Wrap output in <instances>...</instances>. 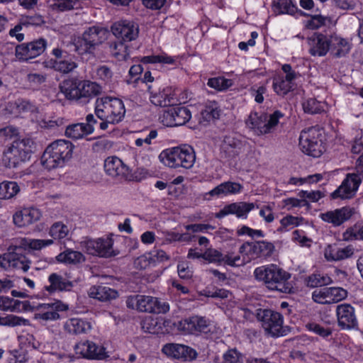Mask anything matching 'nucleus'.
I'll return each instance as SVG.
<instances>
[{"label": "nucleus", "instance_id": "obj_1", "mask_svg": "<svg viewBox=\"0 0 363 363\" xmlns=\"http://www.w3.org/2000/svg\"><path fill=\"white\" fill-rule=\"evenodd\" d=\"M254 276L269 290L284 294H290L293 291V286L289 281L291 274L277 264H270L258 267L254 271Z\"/></svg>", "mask_w": 363, "mask_h": 363}, {"label": "nucleus", "instance_id": "obj_2", "mask_svg": "<svg viewBox=\"0 0 363 363\" xmlns=\"http://www.w3.org/2000/svg\"><path fill=\"white\" fill-rule=\"evenodd\" d=\"M60 90L67 99L86 104L102 92V87L95 82L70 78L60 83Z\"/></svg>", "mask_w": 363, "mask_h": 363}, {"label": "nucleus", "instance_id": "obj_3", "mask_svg": "<svg viewBox=\"0 0 363 363\" xmlns=\"http://www.w3.org/2000/svg\"><path fill=\"white\" fill-rule=\"evenodd\" d=\"M94 112L96 117L101 120L100 129L104 130L109 124H116L123 120L125 108L121 99L106 96L96 100Z\"/></svg>", "mask_w": 363, "mask_h": 363}, {"label": "nucleus", "instance_id": "obj_4", "mask_svg": "<svg viewBox=\"0 0 363 363\" xmlns=\"http://www.w3.org/2000/svg\"><path fill=\"white\" fill-rule=\"evenodd\" d=\"M74 147L69 140H57L52 142L42 155L43 166L48 170L64 167L72 158Z\"/></svg>", "mask_w": 363, "mask_h": 363}, {"label": "nucleus", "instance_id": "obj_5", "mask_svg": "<svg viewBox=\"0 0 363 363\" xmlns=\"http://www.w3.org/2000/svg\"><path fill=\"white\" fill-rule=\"evenodd\" d=\"M159 159L162 164L171 168L189 169L195 162L196 155L191 146L184 145L162 151Z\"/></svg>", "mask_w": 363, "mask_h": 363}, {"label": "nucleus", "instance_id": "obj_6", "mask_svg": "<svg viewBox=\"0 0 363 363\" xmlns=\"http://www.w3.org/2000/svg\"><path fill=\"white\" fill-rule=\"evenodd\" d=\"M108 35V30L102 27H89L84 32L81 38L75 40L74 50L81 56L94 55L96 48L106 40Z\"/></svg>", "mask_w": 363, "mask_h": 363}, {"label": "nucleus", "instance_id": "obj_7", "mask_svg": "<svg viewBox=\"0 0 363 363\" xmlns=\"http://www.w3.org/2000/svg\"><path fill=\"white\" fill-rule=\"evenodd\" d=\"M34 147V142L30 138L14 140L4 152L2 161L4 165L9 168H14L29 160Z\"/></svg>", "mask_w": 363, "mask_h": 363}, {"label": "nucleus", "instance_id": "obj_8", "mask_svg": "<svg viewBox=\"0 0 363 363\" xmlns=\"http://www.w3.org/2000/svg\"><path fill=\"white\" fill-rule=\"evenodd\" d=\"M256 317L261 323L266 336L277 338L288 334L289 330L284 326V316L281 313L272 309L259 308Z\"/></svg>", "mask_w": 363, "mask_h": 363}, {"label": "nucleus", "instance_id": "obj_9", "mask_svg": "<svg viewBox=\"0 0 363 363\" xmlns=\"http://www.w3.org/2000/svg\"><path fill=\"white\" fill-rule=\"evenodd\" d=\"M284 113L276 110L272 113L251 112L245 121L246 125L257 135H266L274 130Z\"/></svg>", "mask_w": 363, "mask_h": 363}, {"label": "nucleus", "instance_id": "obj_10", "mask_svg": "<svg viewBox=\"0 0 363 363\" xmlns=\"http://www.w3.org/2000/svg\"><path fill=\"white\" fill-rule=\"evenodd\" d=\"M126 306L131 309L152 313H166L169 311L167 302L158 298L145 295L131 296L126 300Z\"/></svg>", "mask_w": 363, "mask_h": 363}, {"label": "nucleus", "instance_id": "obj_11", "mask_svg": "<svg viewBox=\"0 0 363 363\" xmlns=\"http://www.w3.org/2000/svg\"><path fill=\"white\" fill-rule=\"evenodd\" d=\"M321 137L320 130L315 127L302 130L299 136V145L301 150L313 157H320L325 150Z\"/></svg>", "mask_w": 363, "mask_h": 363}, {"label": "nucleus", "instance_id": "obj_12", "mask_svg": "<svg viewBox=\"0 0 363 363\" xmlns=\"http://www.w3.org/2000/svg\"><path fill=\"white\" fill-rule=\"evenodd\" d=\"M113 245V240L108 236L96 239L85 238L80 242L81 247L87 254L106 258L115 255Z\"/></svg>", "mask_w": 363, "mask_h": 363}, {"label": "nucleus", "instance_id": "obj_13", "mask_svg": "<svg viewBox=\"0 0 363 363\" xmlns=\"http://www.w3.org/2000/svg\"><path fill=\"white\" fill-rule=\"evenodd\" d=\"M191 118L189 108L182 106H169L160 116V122L167 127L186 124Z\"/></svg>", "mask_w": 363, "mask_h": 363}, {"label": "nucleus", "instance_id": "obj_14", "mask_svg": "<svg viewBox=\"0 0 363 363\" xmlns=\"http://www.w3.org/2000/svg\"><path fill=\"white\" fill-rule=\"evenodd\" d=\"M51 53L55 58L46 62V67L62 74L70 73L77 67V63L67 51L55 48Z\"/></svg>", "mask_w": 363, "mask_h": 363}, {"label": "nucleus", "instance_id": "obj_15", "mask_svg": "<svg viewBox=\"0 0 363 363\" xmlns=\"http://www.w3.org/2000/svg\"><path fill=\"white\" fill-rule=\"evenodd\" d=\"M30 267V261L19 248L9 247L7 252L0 255V267L4 269L13 268L26 272Z\"/></svg>", "mask_w": 363, "mask_h": 363}, {"label": "nucleus", "instance_id": "obj_16", "mask_svg": "<svg viewBox=\"0 0 363 363\" xmlns=\"http://www.w3.org/2000/svg\"><path fill=\"white\" fill-rule=\"evenodd\" d=\"M68 309V305L61 301L39 304L36 306L34 319L40 323L57 320L60 318L59 312L66 311Z\"/></svg>", "mask_w": 363, "mask_h": 363}, {"label": "nucleus", "instance_id": "obj_17", "mask_svg": "<svg viewBox=\"0 0 363 363\" xmlns=\"http://www.w3.org/2000/svg\"><path fill=\"white\" fill-rule=\"evenodd\" d=\"M361 182V178L357 175L353 173L347 174L340 186L331 194V197L333 199H351L355 195Z\"/></svg>", "mask_w": 363, "mask_h": 363}, {"label": "nucleus", "instance_id": "obj_18", "mask_svg": "<svg viewBox=\"0 0 363 363\" xmlns=\"http://www.w3.org/2000/svg\"><path fill=\"white\" fill-rule=\"evenodd\" d=\"M46 46L47 41L43 38H40L28 43H23L16 46V55L20 60L27 61L43 53Z\"/></svg>", "mask_w": 363, "mask_h": 363}, {"label": "nucleus", "instance_id": "obj_19", "mask_svg": "<svg viewBox=\"0 0 363 363\" xmlns=\"http://www.w3.org/2000/svg\"><path fill=\"white\" fill-rule=\"evenodd\" d=\"M112 33L123 42L135 40L139 33V26L133 21L123 20L114 23L111 28Z\"/></svg>", "mask_w": 363, "mask_h": 363}, {"label": "nucleus", "instance_id": "obj_20", "mask_svg": "<svg viewBox=\"0 0 363 363\" xmlns=\"http://www.w3.org/2000/svg\"><path fill=\"white\" fill-rule=\"evenodd\" d=\"M158 85L157 82H155L153 85H147L150 102L156 106H170L174 102L171 88L168 86L161 88Z\"/></svg>", "mask_w": 363, "mask_h": 363}, {"label": "nucleus", "instance_id": "obj_21", "mask_svg": "<svg viewBox=\"0 0 363 363\" xmlns=\"http://www.w3.org/2000/svg\"><path fill=\"white\" fill-rule=\"evenodd\" d=\"M162 352L169 357L184 361L192 360L197 355L196 352L191 347L177 343L165 344Z\"/></svg>", "mask_w": 363, "mask_h": 363}, {"label": "nucleus", "instance_id": "obj_22", "mask_svg": "<svg viewBox=\"0 0 363 363\" xmlns=\"http://www.w3.org/2000/svg\"><path fill=\"white\" fill-rule=\"evenodd\" d=\"M104 170L111 177L118 179L130 178L129 167L118 157H108L104 161Z\"/></svg>", "mask_w": 363, "mask_h": 363}, {"label": "nucleus", "instance_id": "obj_23", "mask_svg": "<svg viewBox=\"0 0 363 363\" xmlns=\"http://www.w3.org/2000/svg\"><path fill=\"white\" fill-rule=\"evenodd\" d=\"M308 52L312 56L323 57L330 51L331 35L314 34L308 39Z\"/></svg>", "mask_w": 363, "mask_h": 363}, {"label": "nucleus", "instance_id": "obj_24", "mask_svg": "<svg viewBox=\"0 0 363 363\" xmlns=\"http://www.w3.org/2000/svg\"><path fill=\"white\" fill-rule=\"evenodd\" d=\"M354 213V208L350 206H344L332 211L321 213L319 217L324 221L332 224L333 226H340L350 220Z\"/></svg>", "mask_w": 363, "mask_h": 363}, {"label": "nucleus", "instance_id": "obj_25", "mask_svg": "<svg viewBox=\"0 0 363 363\" xmlns=\"http://www.w3.org/2000/svg\"><path fill=\"white\" fill-rule=\"evenodd\" d=\"M77 354L86 359H101L106 357L105 348L92 341H82L74 347Z\"/></svg>", "mask_w": 363, "mask_h": 363}, {"label": "nucleus", "instance_id": "obj_26", "mask_svg": "<svg viewBox=\"0 0 363 363\" xmlns=\"http://www.w3.org/2000/svg\"><path fill=\"white\" fill-rule=\"evenodd\" d=\"M336 314L338 325L342 329H351L357 325L354 308L351 305L344 303L337 306Z\"/></svg>", "mask_w": 363, "mask_h": 363}, {"label": "nucleus", "instance_id": "obj_27", "mask_svg": "<svg viewBox=\"0 0 363 363\" xmlns=\"http://www.w3.org/2000/svg\"><path fill=\"white\" fill-rule=\"evenodd\" d=\"M208 321L204 317L191 316L179 321V330L190 334L196 333H206L208 331Z\"/></svg>", "mask_w": 363, "mask_h": 363}, {"label": "nucleus", "instance_id": "obj_28", "mask_svg": "<svg viewBox=\"0 0 363 363\" xmlns=\"http://www.w3.org/2000/svg\"><path fill=\"white\" fill-rule=\"evenodd\" d=\"M354 253V248L351 245L345 247L336 244L328 245L324 250V257L328 262L342 261L352 257Z\"/></svg>", "mask_w": 363, "mask_h": 363}, {"label": "nucleus", "instance_id": "obj_29", "mask_svg": "<svg viewBox=\"0 0 363 363\" xmlns=\"http://www.w3.org/2000/svg\"><path fill=\"white\" fill-rule=\"evenodd\" d=\"M246 146V143L233 135H227L224 138L221 145V152L228 159H233L238 156L242 149Z\"/></svg>", "mask_w": 363, "mask_h": 363}, {"label": "nucleus", "instance_id": "obj_30", "mask_svg": "<svg viewBox=\"0 0 363 363\" xmlns=\"http://www.w3.org/2000/svg\"><path fill=\"white\" fill-rule=\"evenodd\" d=\"M41 216V212L38 208H24L13 215V220L17 226L25 227L39 220Z\"/></svg>", "mask_w": 363, "mask_h": 363}, {"label": "nucleus", "instance_id": "obj_31", "mask_svg": "<svg viewBox=\"0 0 363 363\" xmlns=\"http://www.w3.org/2000/svg\"><path fill=\"white\" fill-rule=\"evenodd\" d=\"M248 247L250 253L258 256L268 257L272 255L275 247L274 245L266 240L257 241L254 242H245L240 247V252Z\"/></svg>", "mask_w": 363, "mask_h": 363}, {"label": "nucleus", "instance_id": "obj_32", "mask_svg": "<svg viewBox=\"0 0 363 363\" xmlns=\"http://www.w3.org/2000/svg\"><path fill=\"white\" fill-rule=\"evenodd\" d=\"M53 240L31 239L28 238H18L15 240V244L11 245L10 248H19L20 252L24 253L26 249L35 250H41L53 244Z\"/></svg>", "mask_w": 363, "mask_h": 363}, {"label": "nucleus", "instance_id": "obj_33", "mask_svg": "<svg viewBox=\"0 0 363 363\" xmlns=\"http://www.w3.org/2000/svg\"><path fill=\"white\" fill-rule=\"evenodd\" d=\"M352 48L351 40L337 35H331L330 54L336 58L346 57Z\"/></svg>", "mask_w": 363, "mask_h": 363}, {"label": "nucleus", "instance_id": "obj_34", "mask_svg": "<svg viewBox=\"0 0 363 363\" xmlns=\"http://www.w3.org/2000/svg\"><path fill=\"white\" fill-rule=\"evenodd\" d=\"M49 286H45V289L50 293L58 291H70L74 287V282L66 277L57 274L52 273L48 277Z\"/></svg>", "mask_w": 363, "mask_h": 363}, {"label": "nucleus", "instance_id": "obj_35", "mask_svg": "<svg viewBox=\"0 0 363 363\" xmlns=\"http://www.w3.org/2000/svg\"><path fill=\"white\" fill-rule=\"evenodd\" d=\"M64 329L69 334L79 335L89 332L91 330V325L84 319L72 318L66 320Z\"/></svg>", "mask_w": 363, "mask_h": 363}, {"label": "nucleus", "instance_id": "obj_36", "mask_svg": "<svg viewBox=\"0 0 363 363\" xmlns=\"http://www.w3.org/2000/svg\"><path fill=\"white\" fill-rule=\"evenodd\" d=\"M243 186L241 184L233 182H225L218 185L206 195L219 197L222 195L237 194L242 191Z\"/></svg>", "mask_w": 363, "mask_h": 363}, {"label": "nucleus", "instance_id": "obj_37", "mask_svg": "<svg viewBox=\"0 0 363 363\" xmlns=\"http://www.w3.org/2000/svg\"><path fill=\"white\" fill-rule=\"evenodd\" d=\"M89 296L91 298L98 299L101 301H107L115 299L118 296V292L106 286H92L89 290Z\"/></svg>", "mask_w": 363, "mask_h": 363}, {"label": "nucleus", "instance_id": "obj_38", "mask_svg": "<svg viewBox=\"0 0 363 363\" xmlns=\"http://www.w3.org/2000/svg\"><path fill=\"white\" fill-rule=\"evenodd\" d=\"M56 260L66 264H77L85 261L84 255L72 249H66L56 256Z\"/></svg>", "mask_w": 363, "mask_h": 363}, {"label": "nucleus", "instance_id": "obj_39", "mask_svg": "<svg viewBox=\"0 0 363 363\" xmlns=\"http://www.w3.org/2000/svg\"><path fill=\"white\" fill-rule=\"evenodd\" d=\"M230 214L235 215L238 218L246 219L250 211L255 208L253 203L235 202L228 204Z\"/></svg>", "mask_w": 363, "mask_h": 363}, {"label": "nucleus", "instance_id": "obj_40", "mask_svg": "<svg viewBox=\"0 0 363 363\" xmlns=\"http://www.w3.org/2000/svg\"><path fill=\"white\" fill-rule=\"evenodd\" d=\"M305 283L308 287L318 288L332 284L333 280L326 274L314 273L306 277Z\"/></svg>", "mask_w": 363, "mask_h": 363}, {"label": "nucleus", "instance_id": "obj_41", "mask_svg": "<svg viewBox=\"0 0 363 363\" xmlns=\"http://www.w3.org/2000/svg\"><path fill=\"white\" fill-rule=\"evenodd\" d=\"M293 84L285 79L284 76L277 75L273 79L274 91L279 96H285L292 89Z\"/></svg>", "mask_w": 363, "mask_h": 363}, {"label": "nucleus", "instance_id": "obj_42", "mask_svg": "<svg viewBox=\"0 0 363 363\" xmlns=\"http://www.w3.org/2000/svg\"><path fill=\"white\" fill-rule=\"evenodd\" d=\"M110 48L112 56L118 61H125L129 57L128 46L123 42L113 43L111 45Z\"/></svg>", "mask_w": 363, "mask_h": 363}, {"label": "nucleus", "instance_id": "obj_43", "mask_svg": "<svg viewBox=\"0 0 363 363\" xmlns=\"http://www.w3.org/2000/svg\"><path fill=\"white\" fill-rule=\"evenodd\" d=\"M20 188L15 182H3L0 183V199H9L19 191Z\"/></svg>", "mask_w": 363, "mask_h": 363}, {"label": "nucleus", "instance_id": "obj_44", "mask_svg": "<svg viewBox=\"0 0 363 363\" xmlns=\"http://www.w3.org/2000/svg\"><path fill=\"white\" fill-rule=\"evenodd\" d=\"M303 218L288 215L280 220V226L277 228V232H287L301 224Z\"/></svg>", "mask_w": 363, "mask_h": 363}, {"label": "nucleus", "instance_id": "obj_45", "mask_svg": "<svg viewBox=\"0 0 363 363\" xmlns=\"http://www.w3.org/2000/svg\"><path fill=\"white\" fill-rule=\"evenodd\" d=\"M176 60L175 57L168 55L166 53H162L161 55H152L149 56H144L141 58L140 62L144 64H174Z\"/></svg>", "mask_w": 363, "mask_h": 363}, {"label": "nucleus", "instance_id": "obj_46", "mask_svg": "<svg viewBox=\"0 0 363 363\" xmlns=\"http://www.w3.org/2000/svg\"><path fill=\"white\" fill-rule=\"evenodd\" d=\"M302 106L305 113L317 114L324 111L325 104L314 98H309L303 101Z\"/></svg>", "mask_w": 363, "mask_h": 363}, {"label": "nucleus", "instance_id": "obj_47", "mask_svg": "<svg viewBox=\"0 0 363 363\" xmlns=\"http://www.w3.org/2000/svg\"><path fill=\"white\" fill-rule=\"evenodd\" d=\"M87 135H89V133H86L84 123L70 125L67 127L65 130V135L74 140L82 138Z\"/></svg>", "mask_w": 363, "mask_h": 363}, {"label": "nucleus", "instance_id": "obj_48", "mask_svg": "<svg viewBox=\"0 0 363 363\" xmlns=\"http://www.w3.org/2000/svg\"><path fill=\"white\" fill-rule=\"evenodd\" d=\"M69 229L62 222L53 223L49 230V235L55 240H62L69 235Z\"/></svg>", "mask_w": 363, "mask_h": 363}, {"label": "nucleus", "instance_id": "obj_49", "mask_svg": "<svg viewBox=\"0 0 363 363\" xmlns=\"http://www.w3.org/2000/svg\"><path fill=\"white\" fill-rule=\"evenodd\" d=\"M207 85L218 91H223L233 85V81L223 77H218L209 79Z\"/></svg>", "mask_w": 363, "mask_h": 363}, {"label": "nucleus", "instance_id": "obj_50", "mask_svg": "<svg viewBox=\"0 0 363 363\" xmlns=\"http://www.w3.org/2000/svg\"><path fill=\"white\" fill-rule=\"evenodd\" d=\"M306 328L308 330L314 333L324 339H327L333 333V330L330 328L324 327L314 322L307 323Z\"/></svg>", "mask_w": 363, "mask_h": 363}, {"label": "nucleus", "instance_id": "obj_51", "mask_svg": "<svg viewBox=\"0 0 363 363\" xmlns=\"http://www.w3.org/2000/svg\"><path fill=\"white\" fill-rule=\"evenodd\" d=\"M274 11L277 14L291 13L294 11L292 0H277L273 3Z\"/></svg>", "mask_w": 363, "mask_h": 363}, {"label": "nucleus", "instance_id": "obj_52", "mask_svg": "<svg viewBox=\"0 0 363 363\" xmlns=\"http://www.w3.org/2000/svg\"><path fill=\"white\" fill-rule=\"evenodd\" d=\"M342 238L344 240H363V225H355L346 230L343 233Z\"/></svg>", "mask_w": 363, "mask_h": 363}, {"label": "nucleus", "instance_id": "obj_53", "mask_svg": "<svg viewBox=\"0 0 363 363\" xmlns=\"http://www.w3.org/2000/svg\"><path fill=\"white\" fill-rule=\"evenodd\" d=\"M312 299L320 304H331L328 287L315 289L312 293Z\"/></svg>", "mask_w": 363, "mask_h": 363}, {"label": "nucleus", "instance_id": "obj_54", "mask_svg": "<svg viewBox=\"0 0 363 363\" xmlns=\"http://www.w3.org/2000/svg\"><path fill=\"white\" fill-rule=\"evenodd\" d=\"M28 320L14 315H8L6 317L0 318V325L4 326L14 327L18 325H26Z\"/></svg>", "mask_w": 363, "mask_h": 363}, {"label": "nucleus", "instance_id": "obj_55", "mask_svg": "<svg viewBox=\"0 0 363 363\" xmlns=\"http://www.w3.org/2000/svg\"><path fill=\"white\" fill-rule=\"evenodd\" d=\"M223 363H243V356L236 349H230L223 355Z\"/></svg>", "mask_w": 363, "mask_h": 363}, {"label": "nucleus", "instance_id": "obj_56", "mask_svg": "<svg viewBox=\"0 0 363 363\" xmlns=\"http://www.w3.org/2000/svg\"><path fill=\"white\" fill-rule=\"evenodd\" d=\"M331 304L344 300L347 296V291L342 287H328Z\"/></svg>", "mask_w": 363, "mask_h": 363}, {"label": "nucleus", "instance_id": "obj_57", "mask_svg": "<svg viewBox=\"0 0 363 363\" xmlns=\"http://www.w3.org/2000/svg\"><path fill=\"white\" fill-rule=\"evenodd\" d=\"M96 77L104 82L106 84H109L113 82V73L111 69L106 65H102L96 69Z\"/></svg>", "mask_w": 363, "mask_h": 363}, {"label": "nucleus", "instance_id": "obj_58", "mask_svg": "<svg viewBox=\"0 0 363 363\" xmlns=\"http://www.w3.org/2000/svg\"><path fill=\"white\" fill-rule=\"evenodd\" d=\"M222 263L230 267H240L245 264V261L240 256L233 252H228L226 255L223 254Z\"/></svg>", "mask_w": 363, "mask_h": 363}, {"label": "nucleus", "instance_id": "obj_59", "mask_svg": "<svg viewBox=\"0 0 363 363\" xmlns=\"http://www.w3.org/2000/svg\"><path fill=\"white\" fill-rule=\"evenodd\" d=\"M203 259L212 263H222L223 254L216 249L208 248L203 252Z\"/></svg>", "mask_w": 363, "mask_h": 363}, {"label": "nucleus", "instance_id": "obj_60", "mask_svg": "<svg viewBox=\"0 0 363 363\" xmlns=\"http://www.w3.org/2000/svg\"><path fill=\"white\" fill-rule=\"evenodd\" d=\"M326 18L321 15H315L305 21V26L311 30L320 28L325 24Z\"/></svg>", "mask_w": 363, "mask_h": 363}, {"label": "nucleus", "instance_id": "obj_61", "mask_svg": "<svg viewBox=\"0 0 363 363\" xmlns=\"http://www.w3.org/2000/svg\"><path fill=\"white\" fill-rule=\"evenodd\" d=\"M143 328L149 333L155 334L159 333L160 327L157 325L156 319L148 318L143 321Z\"/></svg>", "mask_w": 363, "mask_h": 363}, {"label": "nucleus", "instance_id": "obj_62", "mask_svg": "<svg viewBox=\"0 0 363 363\" xmlns=\"http://www.w3.org/2000/svg\"><path fill=\"white\" fill-rule=\"evenodd\" d=\"M184 228L186 231H191L192 233H205L208 230H214L215 227L210 224H202V223H196V224H190L184 226Z\"/></svg>", "mask_w": 363, "mask_h": 363}, {"label": "nucleus", "instance_id": "obj_63", "mask_svg": "<svg viewBox=\"0 0 363 363\" xmlns=\"http://www.w3.org/2000/svg\"><path fill=\"white\" fill-rule=\"evenodd\" d=\"M298 196L303 199H307L311 202H317L324 196V194L320 191H301Z\"/></svg>", "mask_w": 363, "mask_h": 363}, {"label": "nucleus", "instance_id": "obj_64", "mask_svg": "<svg viewBox=\"0 0 363 363\" xmlns=\"http://www.w3.org/2000/svg\"><path fill=\"white\" fill-rule=\"evenodd\" d=\"M213 119L218 118L220 113V109L217 102L215 101H208L204 108Z\"/></svg>", "mask_w": 363, "mask_h": 363}]
</instances>
